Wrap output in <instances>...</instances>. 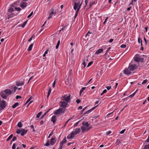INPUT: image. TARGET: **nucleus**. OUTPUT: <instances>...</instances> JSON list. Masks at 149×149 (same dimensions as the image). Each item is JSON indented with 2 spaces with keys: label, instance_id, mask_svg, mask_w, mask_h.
I'll return each mask as SVG.
<instances>
[{
  "label": "nucleus",
  "instance_id": "c9c22d12",
  "mask_svg": "<svg viewBox=\"0 0 149 149\" xmlns=\"http://www.w3.org/2000/svg\"><path fill=\"white\" fill-rule=\"evenodd\" d=\"M17 139V138L15 136H14L12 140L11 141V142H12L15 141H16Z\"/></svg>",
  "mask_w": 149,
  "mask_h": 149
},
{
  "label": "nucleus",
  "instance_id": "de8ad7c7",
  "mask_svg": "<svg viewBox=\"0 0 149 149\" xmlns=\"http://www.w3.org/2000/svg\"><path fill=\"white\" fill-rule=\"evenodd\" d=\"M125 130H126L125 129L121 131L120 132V134H123L124 133V132L125 131Z\"/></svg>",
  "mask_w": 149,
  "mask_h": 149
},
{
  "label": "nucleus",
  "instance_id": "20e7f679",
  "mask_svg": "<svg viewBox=\"0 0 149 149\" xmlns=\"http://www.w3.org/2000/svg\"><path fill=\"white\" fill-rule=\"evenodd\" d=\"M60 104L59 106L60 108H62L63 109H64L65 111V109H66L67 105L68 104L67 103L65 102V101H60L59 102Z\"/></svg>",
  "mask_w": 149,
  "mask_h": 149
},
{
  "label": "nucleus",
  "instance_id": "c756f323",
  "mask_svg": "<svg viewBox=\"0 0 149 149\" xmlns=\"http://www.w3.org/2000/svg\"><path fill=\"white\" fill-rule=\"evenodd\" d=\"M14 8L15 10L16 11H20L21 10V8L19 7H15Z\"/></svg>",
  "mask_w": 149,
  "mask_h": 149
},
{
  "label": "nucleus",
  "instance_id": "4be33fe9",
  "mask_svg": "<svg viewBox=\"0 0 149 149\" xmlns=\"http://www.w3.org/2000/svg\"><path fill=\"white\" fill-rule=\"evenodd\" d=\"M33 44H32L30 45L29 47L27 49V50L29 52L32 50V48L33 46Z\"/></svg>",
  "mask_w": 149,
  "mask_h": 149
},
{
  "label": "nucleus",
  "instance_id": "4c0bfd02",
  "mask_svg": "<svg viewBox=\"0 0 149 149\" xmlns=\"http://www.w3.org/2000/svg\"><path fill=\"white\" fill-rule=\"evenodd\" d=\"M93 63V62L92 61H91L89 62L88 63V65H87V67H88L89 66H90Z\"/></svg>",
  "mask_w": 149,
  "mask_h": 149
},
{
  "label": "nucleus",
  "instance_id": "ddd939ff",
  "mask_svg": "<svg viewBox=\"0 0 149 149\" xmlns=\"http://www.w3.org/2000/svg\"><path fill=\"white\" fill-rule=\"evenodd\" d=\"M143 58L138 57L137 56H135L134 58V61L137 62H139L141 61H143Z\"/></svg>",
  "mask_w": 149,
  "mask_h": 149
},
{
  "label": "nucleus",
  "instance_id": "5701e85b",
  "mask_svg": "<svg viewBox=\"0 0 149 149\" xmlns=\"http://www.w3.org/2000/svg\"><path fill=\"white\" fill-rule=\"evenodd\" d=\"M67 142V141L66 138L65 137L60 143H61L62 144H64L65 143H66Z\"/></svg>",
  "mask_w": 149,
  "mask_h": 149
},
{
  "label": "nucleus",
  "instance_id": "a878e982",
  "mask_svg": "<svg viewBox=\"0 0 149 149\" xmlns=\"http://www.w3.org/2000/svg\"><path fill=\"white\" fill-rule=\"evenodd\" d=\"M19 105V103L18 102H16L13 104L12 106V107L14 109L15 108L17 107Z\"/></svg>",
  "mask_w": 149,
  "mask_h": 149
},
{
  "label": "nucleus",
  "instance_id": "0e129e2a",
  "mask_svg": "<svg viewBox=\"0 0 149 149\" xmlns=\"http://www.w3.org/2000/svg\"><path fill=\"white\" fill-rule=\"evenodd\" d=\"M21 98V96L19 95H17L16 97V99H18L19 98Z\"/></svg>",
  "mask_w": 149,
  "mask_h": 149
},
{
  "label": "nucleus",
  "instance_id": "aec40b11",
  "mask_svg": "<svg viewBox=\"0 0 149 149\" xmlns=\"http://www.w3.org/2000/svg\"><path fill=\"white\" fill-rule=\"evenodd\" d=\"M16 85L17 86H22L24 85V83L23 82H18L17 81L16 83Z\"/></svg>",
  "mask_w": 149,
  "mask_h": 149
},
{
  "label": "nucleus",
  "instance_id": "412c9836",
  "mask_svg": "<svg viewBox=\"0 0 149 149\" xmlns=\"http://www.w3.org/2000/svg\"><path fill=\"white\" fill-rule=\"evenodd\" d=\"M82 125L83 126L86 127H88L89 126V124L87 122H84L82 123Z\"/></svg>",
  "mask_w": 149,
  "mask_h": 149
},
{
  "label": "nucleus",
  "instance_id": "72a5a7b5",
  "mask_svg": "<svg viewBox=\"0 0 149 149\" xmlns=\"http://www.w3.org/2000/svg\"><path fill=\"white\" fill-rule=\"evenodd\" d=\"M86 87H84L82 88L80 91V93L81 94V93H82L86 89Z\"/></svg>",
  "mask_w": 149,
  "mask_h": 149
},
{
  "label": "nucleus",
  "instance_id": "423d86ee",
  "mask_svg": "<svg viewBox=\"0 0 149 149\" xmlns=\"http://www.w3.org/2000/svg\"><path fill=\"white\" fill-rule=\"evenodd\" d=\"M82 3H80V2H75L74 3V9L76 10L77 8H78V7L80 6V8H81Z\"/></svg>",
  "mask_w": 149,
  "mask_h": 149
},
{
  "label": "nucleus",
  "instance_id": "6e6552de",
  "mask_svg": "<svg viewBox=\"0 0 149 149\" xmlns=\"http://www.w3.org/2000/svg\"><path fill=\"white\" fill-rule=\"evenodd\" d=\"M7 15L8 16V19L10 18L15 15V14L13 12H10L9 13V11H8Z\"/></svg>",
  "mask_w": 149,
  "mask_h": 149
},
{
  "label": "nucleus",
  "instance_id": "f257e3e1",
  "mask_svg": "<svg viewBox=\"0 0 149 149\" xmlns=\"http://www.w3.org/2000/svg\"><path fill=\"white\" fill-rule=\"evenodd\" d=\"M13 92V91L9 89H6L4 91H2L0 95L3 98L6 99L8 95L11 94Z\"/></svg>",
  "mask_w": 149,
  "mask_h": 149
},
{
  "label": "nucleus",
  "instance_id": "bb28decb",
  "mask_svg": "<svg viewBox=\"0 0 149 149\" xmlns=\"http://www.w3.org/2000/svg\"><path fill=\"white\" fill-rule=\"evenodd\" d=\"M13 134H10L9 137L8 138L6 139V141H8L9 140H10L13 137Z\"/></svg>",
  "mask_w": 149,
  "mask_h": 149
},
{
  "label": "nucleus",
  "instance_id": "2f4dec72",
  "mask_svg": "<svg viewBox=\"0 0 149 149\" xmlns=\"http://www.w3.org/2000/svg\"><path fill=\"white\" fill-rule=\"evenodd\" d=\"M143 149H149V144L145 145Z\"/></svg>",
  "mask_w": 149,
  "mask_h": 149
},
{
  "label": "nucleus",
  "instance_id": "9b49d317",
  "mask_svg": "<svg viewBox=\"0 0 149 149\" xmlns=\"http://www.w3.org/2000/svg\"><path fill=\"white\" fill-rule=\"evenodd\" d=\"M56 13L54 11V9H52L50 10V13L49 16L48 18V19H49L51 18L53 15H55Z\"/></svg>",
  "mask_w": 149,
  "mask_h": 149
},
{
  "label": "nucleus",
  "instance_id": "e433bc0d",
  "mask_svg": "<svg viewBox=\"0 0 149 149\" xmlns=\"http://www.w3.org/2000/svg\"><path fill=\"white\" fill-rule=\"evenodd\" d=\"M33 99V98L32 97H30L26 101V102L25 103V104H26L28 103L30 101Z\"/></svg>",
  "mask_w": 149,
  "mask_h": 149
},
{
  "label": "nucleus",
  "instance_id": "09e8293b",
  "mask_svg": "<svg viewBox=\"0 0 149 149\" xmlns=\"http://www.w3.org/2000/svg\"><path fill=\"white\" fill-rule=\"evenodd\" d=\"M33 11L31 12L30 14L28 16L27 18H29L33 14Z\"/></svg>",
  "mask_w": 149,
  "mask_h": 149
},
{
  "label": "nucleus",
  "instance_id": "58836bf2",
  "mask_svg": "<svg viewBox=\"0 0 149 149\" xmlns=\"http://www.w3.org/2000/svg\"><path fill=\"white\" fill-rule=\"evenodd\" d=\"M80 6H79V7H78V8H77V9L76 10V13H76L77 14H78V13H79V11L80 9Z\"/></svg>",
  "mask_w": 149,
  "mask_h": 149
},
{
  "label": "nucleus",
  "instance_id": "680f3d73",
  "mask_svg": "<svg viewBox=\"0 0 149 149\" xmlns=\"http://www.w3.org/2000/svg\"><path fill=\"white\" fill-rule=\"evenodd\" d=\"M134 2V1H133L132 0L131 1V2H130V3H129V5H133V2Z\"/></svg>",
  "mask_w": 149,
  "mask_h": 149
},
{
  "label": "nucleus",
  "instance_id": "6e6d98bb",
  "mask_svg": "<svg viewBox=\"0 0 149 149\" xmlns=\"http://www.w3.org/2000/svg\"><path fill=\"white\" fill-rule=\"evenodd\" d=\"M51 88H49L48 90L47 94L48 95H50L51 92Z\"/></svg>",
  "mask_w": 149,
  "mask_h": 149
},
{
  "label": "nucleus",
  "instance_id": "c85d7f7f",
  "mask_svg": "<svg viewBox=\"0 0 149 149\" xmlns=\"http://www.w3.org/2000/svg\"><path fill=\"white\" fill-rule=\"evenodd\" d=\"M60 40H58L56 47V49H57L58 48L60 44Z\"/></svg>",
  "mask_w": 149,
  "mask_h": 149
},
{
  "label": "nucleus",
  "instance_id": "774afa93",
  "mask_svg": "<svg viewBox=\"0 0 149 149\" xmlns=\"http://www.w3.org/2000/svg\"><path fill=\"white\" fill-rule=\"evenodd\" d=\"M146 142L147 143H149V136H148L146 140Z\"/></svg>",
  "mask_w": 149,
  "mask_h": 149
},
{
  "label": "nucleus",
  "instance_id": "6ab92c4d",
  "mask_svg": "<svg viewBox=\"0 0 149 149\" xmlns=\"http://www.w3.org/2000/svg\"><path fill=\"white\" fill-rule=\"evenodd\" d=\"M103 51L102 49H100L97 50L95 52V54H99L101 53Z\"/></svg>",
  "mask_w": 149,
  "mask_h": 149
},
{
  "label": "nucleus",
  "instance_id": "2eb2a0df",
  "mask_svg": "<svg viewBox=\"0 0 149 149\" xmlns=\"http://www.w3.org/2000/svg\"><path fill=\"white\" fill-rule=\"evenodd\" d=\"M27 3L26 2H21L20 6L22 8H26L27 6Z\"/></svg>",
  "mask_w": 149,
  "mask_h": 149
},
{
  "label": "nucleus",
  "instance_id": "a211bd4d",
  "mask_svg": "<svg viewBox=\"0 0 149 149\" xmlns=\"http://www.w3.org/2000/svg\"><path fill=\"white\" fill-rule=\"evenodd\" d=\"M27 131V130L25 131L24 129H22L21 130V136H24L25 134L26 133Z\"/></svg>",
  "mask_w": 149,
  "mask_h": 149
},
{
  "label": "nucleus",
  "instance_id": "0eeeda50",
  "mask_svg": "<svg viewBox=\"0 0 149 149\" xmlns=\"http://www.w3.org/2000/svg\"><path fill=\"white\" fill-rule=\"evenodd\" d=\"M16 3L15 2L13 4H12L10 7L9 8L8 10V11H9V13L10 12H14L15 11V5L16 4Z\"/></svg>",
  "mask_w": 149,
  "mask_h": 149
},
{
  "label": "nucleus",
  "instance_id": "338daca9",
  "mask_svg": "<svg viewBox=\"0 0 149 149\" xmlns=\"http://www.w3.org/2000/svg\"><path fill=\"white\" fill-rule=\"evenodd\" d=\"M113 39H111L109 41V42L110 43H111L113 42Z\"/></svg>",
  "mask_w": 149,
  "mask_h": 149
},
{
  "label": "nucleus",
  "instance_id": "a19ab883",
  "mask_svg": "<svg viewBox=\"0 0 149 149\" xmlns=\"http://www.w3.org/2000/svg\"><path fill=\"white\" fill-rule=\"evenodd\" d=\"M138 43H140L141 42H142V40L141 39L140 37L138 38Z\"/></svg>",
  "mask_w": 149,
  "mask_h": 149
},
{
  "label": "nucleus",
  "instance_id": "7c9ffc66",
  "mask_svg": "<svg viewBox=\"0 0 149 149\" xmlns=\"http://www.w3.org/2000/svg\"><path fill=\"white\" fill-rule=\"evenodd\" d=\"M17 126L19 127H21L22 126V123L21 122H19L17 124Z\"/></svg>",
  "mask_w": 149,
  "mask_h": 149
},
{
  "label": "nucleus",
  "instance_id": "7ed1b4c3",
  "mask_svg": "<svg viewBox=\"0 0 149 149\" xmlns=\"http://www.w3.org/2000/svg\"><path fill=\"white\" fill-rule=\"evenodd\" d=\"M62 100L68 103H70V95H65L63 96Z\"/></svg>",
  "mask_w": 149,
  "mask_h": 149
},
{
  "label": "nucleus",
  "instance_id": "49530a36",
  "mask_svg": "<svg viewBox=\"0 0 149 149\" xmlns=\"http://www.w3.org/2000/svg\"><path fill=\"white\" fill-rule=\"evenodd\" d=\"M126 46V45L125 44H122L120 45V47L121 48H125Z\"/></svg>",
  "mask_w": 149,
  "mask_h": 149
},
{
  "label": "nucleus",
  "instance_id": "f3484780",
  "mask_svg": "<svg viewBox=\"0 0 149 149\" xmlns=\"http://www.w3.org/2000/svg\"><path fill=\"white\" fill-rule=\"evenodd\" d=\"M56 141L54 138H51L50 141V143L51 145H54Z\"/></svg>",
  "mask_w": 149,
  "mask_h": 149
},
{
  "label": "nucleus",
  "instance_id": "e2e57ef3",
  "mask_svg": "<svg viewBox=\"0 0 149 149\" xmlns=\"http://www.w3.org/2000/svg\"><path fill=\"white\" fill-rule=\"evenodd\" d=\"M111 88V86H107L106 87V88L108 90H109Z\"/></svg>",
  "mask_w": 149,
  "mask_h": 149
},
{
  "label": "nucleus",
  "instance_id": "4d7b16f0",
  "mask_svg": "<svg viewBox=\"0 0 149 149\" xmlns=\"http://www.w3.org/2000/svg\"><path fill=\"white\" fill-rule=\"evenodd\" d=\"M76 101L77 104H79L80 103L81 100L79 99H77L76 100Z\"/></svg>",
  "mask_w": 149,
  "mask_h": 149
},
{
  "label": "nucleus",
  "instance_id": "13d9d810",
  "mask_svg": "<svg viewBox=\"0 0 149 149\" xmlns=\"http://www.w3.org/2000/svg\"><path fill=\"white\" fill-rule=\"evenodd\" d=\"M111 131H108L106 133V135H108L111 133Z\"/></svg>",
  "mask_w": 149,
  "mask_h": 149
},
{
  "label": "nucleus",
  "instance_id": "79ce46f5",
  "mask_svg": "<svg viewBox=\"0 0 149 149\" xmlns=\"http://www.w3.org/2000/svg\"><path fill=\"white\" fill-rule=\"evenodd\" d=\"M34 36L33 35H32L30 38L28 40V41L29 42H30L33 39V38H34Z\"/></svg>",
  "mask_w": 149,
  "mask_h": 149
},
{
  "label": "nucleus",
  "instance_id": "473e14b6",
  "mask_svg": "<svg viewBox=\"0 0 149 149\" xmlns=\"http://www.w3.org/2000/svg\"><path fill=\"white\" fill-rule=\"evenodd\" d=\"M63 144L61 143H60V145L59 148L58 149H62Z\"/></svg>",
  "mask_w": 149,
  "mask_h": 149
},
{
  "label": "nucleus",
  "instance_id": "39448f33",
  "mask_svg": "<svg viewBox=\"0 0 149 149\" xmlns=\"http://www.w3.org/2000/svg\"><path fill=\"white\" fill-rule=\"evenodd\" d=\"M65 111L62 108H60L56 110L54 112V113L55 114L58 115L61 113H64L65 112Z\"/></svg>",
  "mask_w": 149,
  "mask_h": 149
},
{
  "label": "nucleus",
  "instance_id": "cd10ccee",
  "mask_svg": "<svg viewBox=\"0 0 149 149\" xmlns=\"http://www.w3.org/2000/svg\"><path fill=\"white\" fill-rule=\"evenodd\" d=\"M92 111H91V109L88 110V111H87L86 112H85L84 113V115H86L89 114Z\"/></svg>",
  "mask_w": 149,
  "mask_h": 149
},
{
  "label": "nucleus",
  "instance_id": "c03bdc74",
  "mask_svg": "<svg viewBox=\"0 0 149 149\" xmlns=\"http://www.w3.org/2000/svg\"><path fill=\"white\" fill-rule=\"evenodd\" d=\"M148 81V80L147 79H145L143 81V82L142 83V84H145Z\"/></svg>",
  "mask_w": 149,
  "mask_h": 149
},
{
  "label": "nucleus",
  "instance_id": "8fccbe9b",
  "mask_svg": "<svg viewBox=\"0 0 149 149\" xmlns=\"http://www.w3.org/2000/svg\"><path fill=\"white\" fill-rule=\"evenodd\" d=\"M21 130L19 129H18L16 131V133L17 134H19L21 133Z\"/></svg>",
  "mask_w": 149,
  "mask_h": 149
},
{
  "label": "nucleus",
  "instance_id": "052dcab7",
  "mask_svg": "<svg viewBox=\"0 0 149 149\" xmlns=\"http://www.w3.org/2000/svg\"><path fill=\"white\" fill-rule=\"evenodd\" d=\"M55 84H56V81L55 80L52 84V86L53 87H54L55 86Z\"/></svg>",
  "mask_w": 149,
  "mask_h": 149
},
{
  "label": "nucleus",
  "instance_id": "f03ea898",
  "mask_svg": "<svg viewBox=\"0 0 149 149\" xmlns=\"http://www.w3.org/2000/svg\"><path fill=\"white\" fill-rule=\"evenodd\" d=\"M128 68L131 71H133L137 68V66L135 64L131 62L129 63Z\"/></svg>",
  "mask_w": 149,
  "mask_h": 149
},
{
  "label": "nucleus",
  "instance_id": "393cba45",
  "mask_svg": "<svg viewBox=\"0 0 149 149\" xmlns=\"http://www.w3.org/2000/svg\"><path fill=\"white\" fill-rule=\"evenodd\" d=\"M86 127L84 126H82L81 127V129L82 132H84L86 131Z\"/></svg>",
  "mask_w": 149,
  "mask_h": 149
},
{
  "label": "nucleus",
  "instance_id": "b1692460",
  "mask_svg": "<svg viewBox=\"0 0 149 149\" xmlns=\"http://www.w3.org/2000/svg\"><path fill=\"white\" fill-rule=\"evenodd\" d=\"M27 23V21L24 22L22 24H21L20 26L22 27V28H24L25 26V25Z\"/></svg>",
  "mask_w": 149,
  "mask_h": 149
},
{
  "label": "nucleus",
  "instance_id": "69168bd1",
  "mask_svg": "<svg viewBox=\"0 0 149 149\" xmlns=\"http://www.w3.org/2000/svg\"><path fill=\"white\" fill-rule=\"evenodd\" d=\"M87 108V107H85L81 111V112L82 113Z\"/></svg>",
  "mask_w": 149,
  "mask_h": 149
},
{
  "label": "nucleus",
  "instance_id": "603ef678",
  "mask_svg": "<svg viewBox=\"0 0 149 149\" xmlns=\"http://www.w3.org/2000/svg\"><path fill=\"white\" fill-rule=\"evenodd\" d=\"M49 145V141H47L45 144V146H48Z\"/></svg>",
  "mask_w": 149,
  "mask_h": 149
},
{
  "label": "nucleus",
  "instance_id": "3c124183",
  "mask_svg": "<svg viewBox=\"0 0 149 149\" xmlns=\"http://www.w3.org/2000/svg\"><path fill=\"white\" fill-rule=\"evenodd\" d=\"M16 148V145L15 143H13L12 147V149H15Z\"/></svg>",
  "mask_w": 149,
  "mask_h": 149
},
{
  "label": "nucleus",
  "instance_id": "dca6fc26",
  "mask_svg": "<svg viewBox=\"0 0 149 149\" xmlns=\"http://www.w3.org/2000/svg\"><path fill=\"white\" fill-rule=\"evenodd\" d=\"M56 116L55 115L52 116L51 118V121L53 122V123H54L56 122Z\"/></svg>",
  "mask_w": 149,
  "mask_h": 149
},
{
  "label": "nucleus",
  "instance_id": "37998d69",
  "mask_svg": "<svg viewBox=\"0 0 149 149\" xmlns=\"http://www.w3.org/2000/svg\"><path fill=\"white\" fill-rule=\"evenodd\" d=\"M135 94H136V93H135L134 92L132 94L130 95L129 96V97H132L134 96V95H135Z\"/></svg>",
  "mask_w": 149,
  "mask_h": 149
},
{
  "label": "nucleus",
  "instance_id": "bf43d9fd",
  "mask_svg": "<svg viewBox=\"0 0 149 149\" xmlns=\"http://www.w3.org/2000/svg\"><path fill=\"white\" fill-rule=\"evenodd\" d=\"M82 64L84 65V68L86 66V64L84 61L82 63Z\"/></svg>",
  "mask_w": 149,
  "mask_h": 149
},
{
  "label": "nucleus",
  "instance_id": "9d476101",
  "mask_svg": "<svg viewBox=\"0 0 149 149\" xmlns=\"http://www.w3.org/2000/svg\"><path fill=\"white\" fill-rule=\"evenodd\" d=\"M123 72L124 73L127 75H130L131 73V71L128 69V68H125Z\"/></svg>",
  "mask_w": 149,
  "mask_h": 149
},
{
  "label": "nucleus",
  "instance_id": "1a4fd4ad",
  "mask_svg": "<svg viewBox=\"0 0 149 149\" xmlns=\"http://www.w3.org/2000/svg\"><path fill=\"white\" fill-rule=\"evenodd\" d=\"M6 103L5 101L4 100H3L0 105V110L1 109V108L3 109L6 107Z\"/></svg>",
  "mask_w": 149,
  "mask_h": 149
},
{
  "label": "nucleus",
  "instance_id": "f8f14e48",
  "mask_svg": "<svg viewBox=\"0 0 149 149\" xmlns=\"http://www.w3.org/2000/svg\"><path fill=\"white\" fill-rule=\"evenodd\" d=\"M75 135L72 132L69 134L67 136V138L68 139L73 138L74 136Z\"/></svg>",
  "mask_w": 149,
  "mask_h": 149
},
{
  "label": "nucleus",
  "instance_id": "ea45409f",
  "mask_svg": "<svg viewBox=\"0 0 149 149\" xmlns=\"http://www.w3.org/2000/svg\"><path fill=\"white\" fill-rule=\"evenodd\" d=\"M80 6H79V7H78V8H77V9L76 10V13H76L77 14H78V13H79V11L80 9Z\"/></svg>",
  "mask_w": 149,
  "mask_h": 149
},
{
  "label": "nucleus",
  "instance_id": "5fc2aeb1",
  "mask_svg": "<svg viewBox=\"0 0 149 149\" xmlns=\"http://www.w3.org/2000/svg\"><path fill=\"white\" fill-rule=\"evenodd\" d=\"M53 132H51L50 134H49V136H48V138H49L53 134Z\"/></svg>",
  "mask_w": 149,
  "mask_h": 149
},
{
  "label": "nucleus",
  "instance_id": "864d4df0",
  "mask_svg": "<svg viewBox=\"0 0 149 149\" xmlns=\"http://www.w3.org/2000/svg\"><path fill=\"white\" fill-rule=\"evenodd\" d=\"M17 88H18V87H17L16 86H15L14 88V89H13V92H15L16 91V90L17 89Z\"/></svg>",
  "mask_w": 149,
  "mask_h": 149
},
{
  "label": "nucleus",
  "instance_id": "f704fd0d",
  "mask_svg": "<svg viewBox=\"0 0 149 149\" xmlns=\"http://www.w3.org/2000/svg\"><path fill=\"white\" fill-rule=\"evenodd\" d=\"M48 51H49V50L48 49H47L46 50V51L43 54V57H45L46 56V54H47Z\"/></svg>",
  "mask_w": 149,
  "mask_h": 149
},
{
  "label": "nucleus",
  "instance_id": "a18cd8bd",
  "mask_svg": "<svg viewBox=\"0 0 149 149\" xmlns=\"http://www.w3.org/2000/svg\"><path fill=\"white\" fill-rule=\"evenodd\" d=\"M41 112H39V113L37 115L36 117L37 118H39L40 117V116H41Z\"/></svg>",
  "mask_w": 149,
  "mask_h": 149
},
{
  "label": "nucleus",
  "instance_id": "4468645a",
  "mask_svg": "<svg viewBox=\"0 0 149 149\" xmlns=\"http://www.w3.org/2000/svg\"><path fill=\"white\" fill-rule=\"evenodd\" d=\"M81 131V130L80 128H76L74 130V131H72L75 134V135H77L78 134H79L80 133Z\"/></svg>",
  "mask_w": 149,
  "mask_h": 149
}]
</instances>
